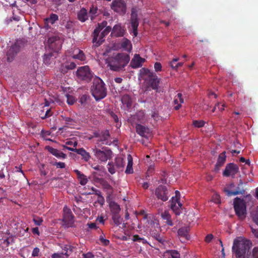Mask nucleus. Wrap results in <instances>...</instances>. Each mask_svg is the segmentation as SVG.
Here are the masks:
<instances>
[{"label":"nucleus","instance_id":"f257e3e1","mask_svg":"<svg viewBox=\"0 0 258 258\" xmlns=\"http://www.w3.org/2000/svg\"><path fill=\"white\" fill-rule=\"evenodd\" d=\"M130 60V55L125 53H118L116 55L108 57L106 63L110 70L119 71L123 69Z\"/></svg>","mask_w":258,"mask_h":258},{"label":"nucleus","instance_id":"f03ea898","mask_svg":"<svg viewBox=\"0 0 258 258\" xmlns=\"http://www.w3.org/2000/svg\"><path fill=\"white\" fill-rule=\"evenodd\" d=\"M251 246V242L249 240L238 237L234 240L232 251L235 253L236 258H248Z\"/></svg>","mask_w":258,"mask_h":258},{"label":"nucleus","instance_id":"7ed1b4c3","mask_svg":"<svg viewBox=\"0 0 258 258\" xmlns=\"http://www.w3.org/2000/svg\"><path fill=\"white\" fill-rule=\"evenodd\" d=\"M107 22L103 21L100 23L98 24L97 27L95 29L93 32V42L95 43L96 46H99L104 41V38L111 30L110 26H107Z\"/></svg>","mask_w":258,"mask_h":258},{"label":"nucleus","instance_id":"20e7f679","mask_svg":"<svg viewBox=\"0 0 258 258\" xmlns=\"http://www.w3.org/2000/svg\"><path fill=\"white\" fill-rule=\"evenodd\" d=\"M103 81L98 77L93 78V85L91 88V92L96 101L105 98L107 95L106 88Z\"/></svg>","mask_w":258,"mask_h":258},{"label":"nucleus","instance_id":"39448f33","mask_svg":"<svg viewBox=\"0 0 258 258\" xmlns=\"http://www.w3.org/2000/svg\"><path fill=\"white\" fill-rule=\"evenodd\" d=\"M234 209L236 215L240 219H243L246 215V205L245 201L236 197L234 200Z\"/></svg>","mask_w":258,"mask_h":258},{"label":"nucleus","instance_id":"423d86ee","mask_svg":"<svg viewBox=\"0 0 258 258\" xmlns=\"http://www.w3.org/2000/svg\"><path fill=\"white\" fill-rule=\"evenodd\" d=\"M92 150L96 158L101 162H105L112 158V152L107 147H103L102 150L95 147Z\"/></svg>","mask_w":258,"mask_h":258},{"label":"nucleus","instance_id":"0eeeda50","mask_svg":"<svg viewBox=\"0 0 258 258\" xmlns=\"http://www.w3.org/2000/svg\"><path fill=\"white\" fill-rule=\"evenodd\" d=\"M76 76L79 80L88 83L93 78V73L88 66H85L77 69Z\"/></svg>","mask_w":258,"mask_h":258},{"label":"nucleus","instance_id":"6e6552de","mask_svg":"<svg viewBox=\"0 0 258 258\" xmlns=\"http://www.w3.org/2000/svg\"><path fill=\"white\" fill-rule=\"evenodd\" d=\"M47 43L51 50L58 52L61 47L62 41L58 36H53L48 38Z\"/></svg>","mask_w":258,"mask_h":258},{"label":"nucleus","instance_id":"1a4fd4ad","mask_svg":"<svg viewBox=\"0 0 258 258\" xmlns=\"http://www.w3.org/2000/svg\"><path fill=\"white\" fill-rule=\"evenodd\" d=\"M62 222L63 226H69L74 224L75 217L71 209L67 206H64L63 209Z\"/></svg>","mask_w":258,"mask_h":258},{"label":"nucleus","instance_id":"9d476101","mask_svg":"<svg viewBox=\"0 0 258 258\" xmlns=\"http://www.w3.org/2000/svg\"><path fill=\"white\" fill-rule=\"evenodd\" d=\"M138 12L136 8H133L131 10V24L132 27V32L135 37L138 35V27L139 26V19L138 18Z\"/></svg>","mask_w":258,"mask_h":258},{"label":"nucleus","instance_id":"9b49d317","mask_svg":"<svg viewBox=\"0 0 258 258\" xmlns=\"http://www.w3.org/2000/svg\"><path fill=\"white\" fill-rule=\"evenodd\" d=\"M94 137L98 138L97 144L101 143L102 144L110 145L111 143L109 141L110 134L108 130L102 131L100 133H95Z\"/></svg>","mask_w":258,"mask_h":258},{"label":"nucleus","instance_id":"f8f14e48","mask_svg":"<svg viewBox=\"0 0 258 258\" xmlns=\"http://www.w3.org/2000/svg\"><path fill=\"white\" fill-rule=\"evenodd\" d=\"M111 9L121 15L126 13V4L122 0H115L112 3Z\"/></svg>","mask_w":258,"mask_h":258},{"label":"nucleus","instance_id":"ddd939ff","mask_svg":"<svg viewBox=\"0 0 258 258\" xmlns=\"http://www.w3.org/2000/svg\"><path fill=\"white\" fill-rule=\"evenodd\" d=\"M20 41H17L14 44L12 45L7 53V60L12 62L15 56L20 50Z\"/></svg>","mask_w":258,"mask_h":258},{"label":"nucleus","instance_id":"4468645a","mask_svg":"<svg viewBox=\"0 0 258 258\" xmlns=\"http://www.w3.org/2000/svg\"><path fill=\"white\" fill-rule=\"evenodd\" d=\"M155 194L158 199L162 201L165 202L168 199V192L165 186H158L155 189Z\"/></svg>","mask_w":258,"mask_h":258},{"label":"nucleus","instance_id":"2eb2a0df","mask_svg":"<svg viewBox=\"0 0 258 258\" xmlns=\"http://www.w3.org/2000/svg\"><path fill=\"white\" fill-rule=\"evenodd\" d=\"M238 171V166L233 163H230L227 164L223 171V175L226 177H229L230 175L233 176L237 173Z\"/></svg>","mask_w":258,"mask_h":258},{"label":"nucleus","instance_id":"dca6fc26","mask_svg":"<svg viewBox=\"0 0 258 258\" xmlns=\"http://www.w3.org/2000/svg\"><path fill=\"white\" fill-rule=\"evenodd\" d=\"M170 203V208L176 215H179L182 212V205L180 202L179 199L177 198H172L169 202Z\"/></svg>","mask_w":258,"mask_h":258},{"label":"nucleus","instance_id":"f3484780","mask_svg":"<svg viewBox=\"0 0 258 258\" xmlns=\"http://www.w3.org/2000/svg\"><path fill=\"white\" fill-rule=\"evenodd\" d=\"M189 231V227H181L178 230V236L182 242H185L190 239V235L188 234Z\"/></svg>","mask_w":258,"mask_h":258},{"label":"nucleus","instance_id":"a211bd4d","mask_svg":"<svg viewBox=\"0 0 258 258\" xmlns=\"http://www.w3.org/2000/svg\"><path fill=\"white\" fill-rule=\"evenodd\" d=\"M145 61V59L140 56L139 54H135L130 62V67L133 69H137L142 66V64Z\"/></svg>","mask_w":258,"mask_h":258},{"label":"nucleus","instance_id":"6ab92c4d","mask_svg":"<svg viewBox=\"0 0 258 258\" xmlns=\"http://www.w3.org/2000/svg\"><path fill=\"white\" fill-rule=\"evenodd\" d=\"M136 132L138 134L145 138H148L151 136V132L150 129L144 125L140 124H137L136 126Z\"/></svg>","mask_w":258,"mask_h":258},{"label":"nucleus","instance_id":"aec40b11","mask_svg":"<svg viewBox=\"0 0 258 258\" xmlns=\"http://www.w3.org/2000/svg\"><path fill=\"white\" fill-rule=\"evenodd\" d=\"M109 207L111 212L113 214V220L115 223H117L116 219H118L119 218L118 214L120 211V206L117 203L112 201L109 203Z\"/></svg>","mask_w":258,"mask_h":258},{"label":"nucleus","instance_id":"412c9836","mask_svg":"<svg viewBox=\"0 0 258 258\" xmlns=\"http://www.w3.org/2000/svg\"><path fill=\"white\" fill-rule=\"evenodd\" d=\"M160 81V79L158 78L155 74L152 73L151 78L149 80V84L153 90H156V92H158Z\"/></svg>","mask_w":258,"mask_h":258},{"label":"nucleus","instance_id":"4be33fe9","mask_svg":"<svg viewBox=\"0 0 258 258\" xmlns=\"http://www.w3.org/2000/svg\"><path fill=\"white\" fill-rule=\"evenodd\" d=\"M124 33L125 30L120 24L114 25L111 32V35L116 37H122Z\"/></svg>","mask_w":258,"mask_h":258},{"label":"nucleus","instance_id":"5701e85b","mask_svg":"<svg viewBox=\"0 0 258 258\" xmlns=\"http://www.w3.org/2000/svg\"><path fill=\"white\" fill-rule=\"evenodd\" d=\"M45 148L49 153L58 158L65 159L67 157L66 154L56 149L52 148V147L48 146H46Z\"/></svg>","mask_w":258,"mask_h":258},{"label":"nucleus","instance_id":"b1692460","mask_svg":"<svg viewBox=\"0 0 258 258\" xmlns=\"http://www.w3.org/2000/svg\"><path fill=\"white\" fill-rule=\"evenodd\" d=\"M76 174L77 178L79 181V183L82 185H85L87 184L88 180L85 175L81 173L79 170L75 169L74 170Z\"/></svg>","mask_w":258,"mask_h":258},{"label":"nucleus","instance_id":"393cba45","mask_svg":"<svg viewBox=\"0 0 258 258\" xmlns=\"http://www.w3.org/2000/svg\"><path fill=\"white\" fill-rule=\"evenodd\" d=\"M121 48L128 52H131L132 49V44L131 41L126 38H123L120 43Z\"/></svg>","mask_w":258,"mask_h":258},{"label":"nucleus","instance_id":"a878e982","mask_svg":"<svg viewBox=\"0 0 258 258\" xmlns=\"http://www.w3.org/2000/svg\"><path fill=\"white\" fill-rule=\"evenodd\" d=\"M163 258H180V254L176 250H167L163 253Z\"/></svg>","mask_w":258,"mask_h":258},{"label":"nucleus","instance_id":"bb28decb","mask_svg":"<svg viewBox=\"0 0 258 258\" xmlns=\"http://www.w3.org/2000/svg\"><path fill=\"white\" fill-rule=\"evenodd\" d=\"M161 218L163 220L165 221V223L168 226H172L173 223L172 221L171 215L167 211H164L161 214Z\"/></svg>","mask_w":258,"mask_h":258},{"label":"nucleus","instance_id":"cd10ccee","mask_svg":"<svg viewBox=\"0 0 258 258\" xmlns=\"http://www.w3.org/2000/svg\"><path fill=\"white\" fill-rule=\"evenodd\" d=\"M58 20V16L55 14L52 13L49 17L45 19V25L47 26H48L49 24L53 25Z\"/></svg>","mask_w":258,"mask_h":258},{"label":"nucleus","instance_id":"c85d7f7f","mask_svg":"<svg viewBox=\"0 0 258 258\" xmlns=\"http://www.w3.org/2000/svg\"><path fill=\"white\" fill-rule=\"evenodd\" d=\"M99 14V12L97 7L94 6H92L90 8L88 13V16L91 20H94Z\"/></svg>","mask_w":258,"mask_h":258},{"label":"nucleus","instance_id":"c756f323","mask_svg":"<svg viewBox=\"0 0 258 258\" xmlns=\"http://www.w3.org/2000/svg\"><path fill=\"white\" fill-rule=\"evenodd\" d=\"M239 185H240L239 184ZM224 191L226 193L228 196H235L239 194H244L245 190L243 189H241L239 186H238L235 191H230L227 189H224Z\"/></svg>","mask_w":258,"mask_h":258},{"label":"nucleus","instance_id":"7c9ffc66","mask_svg":"<svg viewBox=\"0 0 258 258\" xmlns=\"http://www.w3.org/2000/svg\"><path fill=\"white\" fill-rule=\"evenodd\" d=\"M76 150V153L82 156V158L86 161H88L91 158L90 154L87 152L84 148L78 149Z\"/></svg>","mask_w":258,"mask_h":258},{"label":"nucleus","instance_id":"2f4dec72","mask_svg":"<svg viewBox=\"0 0 258 258\" xmlns=\"http://www.w3.org/2000/svg\"><path fill=\"white\" fill-rule=\"evenodd\" d=\"M68 246L69 248L68 247V246H66L65 247V248H66V249H65L66 250V252L64 254H63V253H55L52 255L51 258H64V255L66 256V258H68V257L69 256V254L68 253L72 251V249L71 247L70 246Z\"/></svg>","mask_w":258,"mask_h":258},{"label":"nucleus","instance_id":"473e14b6","mask_svg":"<svg viewBox=\"0 0 258 258\" xmlns=\"http://www.w3.org/2000/svg\"><path fill=\"white\" fill-rule=\"evenodd\" d=\"M183 102V99L182 98V94L181 93H178L174 100V104H177L174 106V109L176 110H178L181 107V104Z\"/></svg>","mask_w":258,"mask_h":258},{"label":"nucleus","instance_id":"72a5a7b5","mask_svg":"<svg viewBox=\"0 0 258 258\" xmlns=\"http://www.w3.org/2000/svg\"><path fill=\"white\" fill-rule=\"evenodd\" d=\"M88 17V14L85 9H82L78 14V19L82 22L87 20Z\"/></svg>","mask_w":258,"mask_h":258},{"label":"nucleus","instance_id":"f704fd0d","mask_svg":"<svg viewBox=\"0 0 258 258\" xmlns=\"http://www.w3.org/2000/svg\"><path fill=\"white\" fill-rule=\"evenodd\" d=\"M127 165L125 171V172L126 174H131L133 173L134 172L133 168V158L131 155H128L127 156Z\"/></svg>","mask_w":258,"mask_h":258},{"label":"nucleus","instance_id":"c9c22d12","mask_svg":"<svg viewBox=\"0 0 258 258\" xmlns=\"http://www.w3.org/2000/svg\"><path fill=\"white\" fill-rule=\"evenodd\" d=\"M121 101L122 103L125 105L127 108L131 107L132 100L130 95L127 94L123 95L121 97Z\"/></svg>","mask_w":258,"mask_h":258},{"label":"nucleus","instance_id":"e433bc0d","mask_svg":"<svg viewBox=\"0 0 258 258\" xmlns=\"http://www.w3.org/2000/svg\"><path fill=\"white\" fill-rule=\"evenodd\" d=\"M100 180L103 187L108 190V195L109 196L111 195L113 191L112 187L108 183L107 181L103 179H101Z\"/></svg>","mask_w":258,"mask_h":258},{"label":"nucleus","instance_id":"4c0bfd02","mask_svg":"<svg viewBox=\"0 0 258 258\" xmlns=\"http://www.w3.org/2000/svg\"><path fill=\"white\" fill-rule=\"evenodd\" d=\"M78 53L74 54L73 55V58L74 59H77L81 61H84L86 59L85 55L82 50L80 49L77 50Z\"/></svg>","mask_w":258,"mask_h":258},{"label":"nucleus","instance_id":"58836bf2","mask_svg":"<svg viewBox=\"0 0 258 258\" xmlns=\"http://www.w3.org/2000/svg\"><path fill=\"white\" fill-rule=\"evenodd\" d=\"M124 163L125 162L121 157H116L115 159V166L118 169L123 167Z\"/></svg>","mask_w":258,"mask_h":258},{"label":"nucleus","instance_id":"ea45409f","mask_svg":"<svg viewBox=\"0 0 258 258\" xmlns=\"http://www.w3.org/2000/svg\"><path fill=\"white\" fill-rule=\"evenodd\" d=\"M225 154H226V152H223L221 153L219 155V157H218V160H217V163H218V164H220L222 166L223 165V164H224V163L225 162V161H226V156Z\"/></svg>","mask_w":258,"mask_h":258},{"label":"nucleus","instance_id":"a19ab883","mask_svg":"<svg viewBox=\"0 0 258 258\" xmlns=\"http://www.w3.org/2000/svg\"><path fill=\"white\" fill-rule=\"evenodd\" d=\"M145 218L148 219V224L150 225H158V221L157 219H155L153 216H149V217L147 216H145Z\"/></svg>","mask_w":258,"mask_h":258},{"label":"nucleus","instance_id":"79ce46f5","mask_svg":"<svg viewBox=\"0 0 258 258\" xmlns=\"http://www.w3.org/2000/svg\"><path fill=\"white\" fill-rule=\"evenodd\" d=\"M52 53L51 52L45 53L44 55L43 61L46 64H49L50 63V59L52 57Z\"/></svg>","mask_w":258,"mask_h":258},{"label":"nucleus","instance_id":"37998d69","mask_svg":"<svg viewBox=\"0 0 258 258\" xmlns=\"http://www.w3.org/2000/svg\"><path fill=\"white\" fill-rule=\"evenodd\" d=\"M205 122L202 120L193 121V125L196 127H202L204 126Z\"/></svg>","mask_w":258,"mask_h":258},{"label":"nucleus","instance_id":"c03bdc74","mask_svg":"<svg viewBox=\"0 0 258 258\" xmlns=\"http://www.w3.org/2000/svg\"><path fill=\"white\" fill-rule=\"evenodd\" d=\"M108 166V170L109 172L111 174H113L115 173L116 171L114 168V166L113 165V163L112 162H109L107 164Z\"/></svg>","mask_w":258,"mask_h":258},{"label":"nucleus","instance_id":"a18cd8bd","mask_svg":"<svg viewBox=\"0 0 258 258\" xmlns=\"http://www.w3.org/2000/svg\"><path fill=\"white\" fill-rule=\"evenodd\" d=\"M67 102L69 105H73L76 101L75 97L72 95H67Z\"/></svg>","mask_w":258,"mask_h":258},{"label":"nucleus","instance_id":"49530a36","mask_svg":"<svg viewBox=\"0 0 258 258\" xmlns=\"http://www.w3.org/2000/svg\"><path fill=\"white\" fill-rule=\"evenodd\" d=\"M105 216H103V215H101L97 218L96 222L98 224L104 225L105 224V220L106 219V218H105Z\"/></svg>","mask_w":258,"mask_h":258},{"label":"nucleus","instance_id":"de8ad7c7","mask_svg":"<svg viewBox=\"0 0 258 258\" xmlns=\"http://www.w3.org/2000/svg\"><path fill=\"white\" fill-rule=\"evenodd\" d=\"M33 220L35 224L37 226H40L42 224V222L43 221L42 219L41 218L37 216L34 217Z\"/></svg>","mask_w":258,"mask_h":258},{"label":"nucleus","instance_id":"09e8293b","mask_svg":"<svg viewBox=\"0 0 258 258\" xmlns=\"http://www.w3.org/2000/svg\"><path fill=\"white\" fill-rule=\"evenodd\" d=\"M52 165L55 166L57 168H64L66 167V164L64 162H57L52 163Z\"/></svg>","mask_w":258,"mask_h":258},{"label":"nucleus","instance_id":"8fccbe9b","mask_svg":"<svg viewBox=\"0 0 258 258\" xmlns=\"http://www.w3.org/2000/svg\"><path fill=\"white\" fill-rule=\"evenodd\" d=\"M99 240L101 244L104 246H106L109 243V241L108 239H105L102 235L100 236Z\"/></svg>","mask_w":258,"mask_h":258},{"label":"nucleus","instance_id":"3c124183","mask_svg":"<svg viewBox=\"0 0 258 258\" xmlns=\"http://www.w3.org/2000/svg\"><path fill=\"white\" fill-rule=\"evenodd\" d=\"M154 67L155 71L157 72L161 71L162 70V65L160 62H155Z\"/></svg>","mask_w":258,"mask_h":258},{"label":"nucleus","instance_id":"603ef678","mask_svg":"<svg viewBox=\"0 0 258 258\" xmlns=\"http://www.w3.org/2000/svg\"><path fill=\"white\" fill-rule=\"evenodd\" d=\"M40 253V249L38 247H35L33 249V250L32 253V256L33 257L38 256Z\"/></svg>","mask_w":258,"mask_h":258},{"label":"nucleus","instance_id":"864d4df0","mask_svg":"<svg viewBox=\"0 0 258 258\" xmlns=\"http://www.w3.org/2000/svg\"><path fill=\"white\" fill-rule=\"evenodd\" d=\"M154 237L160 243L163 244L165 241L164 239L160 236L159 234H157L154 235Z\"/></svg>","mask_w":258,"mask_h":258},{"label":"nucleus","instance_id":"5fc2aeb1","mask_svg":"<svg viewBox=\"0 0 258 258\" xmlns=\"http://www.w3.org/2000/svg\"><path fill=\"white\" fill-rule=\"evenodd\" d=\"M64 120L69 125H72L75 122L74 120L70 117H66Z\"/></svg>","mask_w":258,"mask_h":258},{"label":"nucleus","instance_id":"6e6d98bb","mask_svg":"<svg viewBox=\"0 0 258 258\" xmlns=\"http://www.w3.org/2000/svg\"><path fill=\"white\" fill-rule=\"evenodd\" d=\"M214 202L216 203H220V197L219 195L216 194L213 199Z\"/></svg>","mask_w":258,"mask_h":258},{"label":"nucleus","instance_id":"4d7b16f0","mask_svg":"<svg viewBox=\"0 0 258 258\" xmlns=\"http://www.w3.org/2000/svg\"><path fill=\"white\" fill-rule=\"evenodd\" d=\"M213 238V235L212 234H208L205 237V241L209 243Z\"/></svg>","mask_w":258,"mask_h":258},{"label":"nucleus","instance_id":"13d9d810","mask_svg":"<svg viewBox=\"0 0 258 258\" xmlns=\"http://www.w3.org/2000/svg\"><path fill=\"white\" fill-rule=\"evenodd\" d=\"M253 258H258V247H254L252 251Z\"/></svg>","mask_w":258,"mask_h":258},{"label":"nucleus","instance_id":"bf43d9fd","mask_svg":"<svg viewBox=\"0 0 258 258\" xmlns=\"http://www.w3.org/2000/svg\"><path fill=\"white\" fill-rule=\"evenodd\" d=\"M76 67V64L75 62H71L69 64L66 66V68L69 70H73Z\"/></svg>","mask_w":258,"mask_h":258},{"label":"nucleus","instance_id":"052dcab7","mask_svg":"<svg viewBox=\"0 0 258 258\" xmlns=\"http://www.w3.org/2000/svg\"><path fill=\"white\" fill-rule=\"evenodd\" d=\"M83 258H93L94 255L92 254V253L89 252L87 253H84L83 254Z\"/></svg>","mask_w":258,"mask_h":258},{"label":"nucleus","instance_id":"680f3d73","mask_svg":"<svg viewBox=\"0 0 258 258\" xmlns=\"http://www.w3.org/2000/svg\"><path fill=\"white\" fill-rule=\"evenodd\" d=\"M253 221L258 225V206L255 214L253 217Z\"/></svg>","mask_w":258,"mask_h":258},{"label":"nucleus","instance_id":"e2e57ef3","mask_svg":"<svg viewBox=\"0 0 258 258\" xmlns=\"http://www.w3.org/2000/svg\"><path fill=\"white\" fill-rule=\"evenodd\" d=\"M9 240H10V239H9V237L3 239V241L2 242V244L5 247H8L9 246Z\"/></svg>","mask_w":258,"mask_h":258},{"label":"nucleus","instance_id":"0e129e2a","mask_svg":"<svg viewBox=\"0 0 258 258\" xmlns=\"http://www.w3.org/2000/svg\"><path fill=\"white\" fill-rule=\"evenodd\" d=\"M52 115L50 109L47 110L44 116L42 117V119H45L48 117Z\"/></svg>","mask_w":258,"mask_h":258},{"label":"nucleus","instance_id":"69168bd1","mask_svg":"<svg viewBox=\"0 0 258 258\" xmlns=\"http://www.w3.org/2000/svg\"><path fill=\"white\" fill-rule=\"evenodd\" d=\"M97 202L99 204H100L101 206H102L104 203V198L102 196L98 197Z\"/></svg>","mask_w":258,"mask_h":258},{"label":"nucleus","instance_id":"338daca9","mask_svg":"<svg viewBox=\"0 0 258 258\" xmlns=\"http://www.w3.org/2000/svg\"><path fill=\"white\" fill-rule=\"evenodd\" d=\"M216 106L217 107H218V108L221 110V111H223L224 109V107H225V105L224 104H220L219 103H217L216 104Z\"/></svg>","mask_w":258,"mask_h":258},{"label":"nucleus","instance_id":"774afa93","mask_svg":"<svg viewBox=\"0 0 258 258\" xmlns=\"http://www.w3.org/2000/svg\"><path fill=\"white\" fill-rule=\"evenodd\" d=\"M251 227V231H252V233L254 235V236L256 238H258V229H254L252 227Z\"/></svg>","mask_w":258,"mask_h":258}]
</instances>
